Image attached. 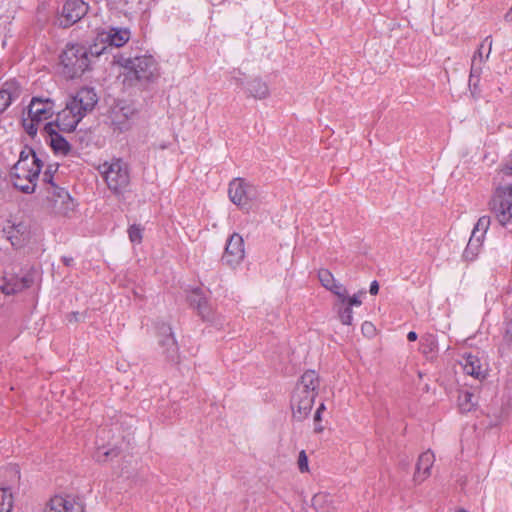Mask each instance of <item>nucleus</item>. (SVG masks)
Wrapping results in <instances>:
<instances>
[{"mask_svg":"<svg viewBox=\"0 0 512 512\" xmlns=\"http://www.w3.org/2000/svg\"><path fill=\"white\" fill-rule=\"evenodd\" d=\"M117 63L125 70L123 82L130 86L135 82H150L159 75L157 62L151 55L120 57Z\"/></svg>","mask_w":512,"mask_h":512,"instance_id":"obj_5","label":"nucleus"},{"mask_svg":"<svg viewBox=\"0 0 512 512\" xmlns=\"http://www.w3.org/2000/svg\"><path fill=\"white\" fill-rule=\"evenodd\" d=\"M47 208L55 214L68 215L74 210L75 204L68 191L57 185L46 188Z\"/></svg>","mask_w":512,"mask_h":512,"instance_id":"obj_9","label":"nucleus"},{"mask_svg":"<svg viewBox=\"0 0 512 512\" xmlns=\"http://www.w3.org/2000/svg\"><path fill=\"white\" fill-rule=\"evenodd\" d=\"M318 279L322 286L335 294L338 299H345V287L336 282L333 274L328 269H320Z\"/></svg>","mask_w":512,"mask_h":512,"instance_id":"obj_21","label":"nucleus"},{"mask_svg":"<svg viewBox=\"0 0 512 512\" xmlns=\"http://www.w3.org/2000/svg\"><path fill=\"white\" fill-rule=\"evenodd\" d=\"M73 258L72 257H67V256H63L62 257V262L66 265V266H71L72 263H73Z\"/></svg>","mask_w":512,"mask_h":512,"instance_id":"obj_43","label":"nucleus"},{"mask_svg":"<svg viewBox=\"0 0 512 512\" xmlns=\"http://www.w3.org/2000/svg\"><path fill=\"white\" fill-rule=\"evenodd\" d=\"M297 464H298V468H299L300 472H302V473L309 472L308 457L304 450L300 451V453L298 455Z\"/></svg>","mask_w":512,"mask_h":512,"instance_id":"obj_34","label":"nucleus"},{"mask_svg":"<svg viewBox=\"0 0 512 512\" xmlns=\"http://www.w3.org/2000/svg\"><path fill=\"white\" fill-rule=\"evenodd\" d=\"M55 104L50 98L33 97L28 106V118L23 119V127L30 135H36L38 125L50 119L54 114Z\"/></svg>","mask_w":512,"mask_h":512,"instance_id":"obj_7","label":"nucleus"},{"mask_svg":"<svg viewBox=\"0 0 512 512\" xmlns=\"http://www.w3.org/2000/svg\"><path fill=\"white\" fill-rule=\"evenodd\" d=\"M42 167L43 162L33 149L22 150L18 161L10 170L13 186L23 193H33Z\"/></svg>","mask_w":512,"mask_h":512,"instance_id":"obj_3","label":"nucleus"},{"mask_svg":"<svg viewBox=\"0 0 512 512\" xmlns=\"http://www.w3.org/2000/svg\"><path fill=\"white\" fill-rule=\"evenodd\" d=\"M197 302V313L202 321L213 323L216 320V313L206 294L194 288V303Z\"/></svg>","mask_w":512,"mask_h":512,"instance_id":"obj_17","label":"nucleus"},{"mask_svg":"<svg viewBox=\"0 0 512 512\" xmlns=\"http://www.w3.org/2000/svg\"><path fill=\"white\" fill-rule=\"evenodd\" d=\"M504 19L506 22H512V7L509 11L504 15Z\"/></svg>","mask_w":512,"mask_h":512,"instance_id":"obj_45","label":"nucleus"},{"mask_svg":"<svg viewBox=\"0 0 512 512\" xmlns=\"http://www.w3.org/2000/svg\"><path fill=\"white\" fill-rule=\"evenodd\" d=\"M7 238L10 240L12 246L16 248L22 247L28 240L26 226L18 224L10 227V230L7 231Z\"/></svg>","mask_w":512,"mask_h":512,"instance_id":"obj_23","label":"nucleus"},{"mask_svg":"<svg viewBox=\"0 0 512 512\" xmlns=\"http://www.w3.org/2000/svg\"><path fill=\"white\" fill-rule=\"evenodd\" d=\"M101 46L122 47L130 39V31L126 28H110L99 35Z\"/></svg>","mask_w":512,"mask_h":512,"instance_id":"obj_16","label":"nucleus"},{"mask_svg":"<svg viewBox=\"0 0 512 512\" xmlns=\"http://www.w3.org/2000/svg\"><path fill=\"white\" fill-rule=\"evenodd\" d=\"M12 506V494L7 489H0V512H11Z\"/></svg>","mask_w":512,"mask_h":512,"instance_id":"obj_29","label":"nucleus"},{"mask_svg":"<svg viewBox=\"0 0 512 512\" xmlns=\"http://www.w3.org/2000/svg\"><path fill=\"white\" fill-rule=\"evenodd\" d=\"M88 4L83 0H67L63 5L59 25L67 28L80 21L88 12Z\"/></svg>","mask_w":512,"mask_h":512,"instance_id":"obj_12","label":"nucleus"},{"mask_svg":"<svg viewBox=\"0 0 512 512\" xmlns=\"http://www.w3.org/2000/svg\"><path fill=\"white\" fill-rule=\"evenodd\" d=\"M488 40H490V43H489V50H491L492 40L490 39V37H486L485 41H488ZM489 52H490V51H488L487 56L489 55Z\"/></svg>","mask_w":512,"mask_h":512,"instance_id":"obj_50","label":"nucleus"},{"mask_svg":"<svg viewBox=\"0 0 512 512\" xmlns=\"http://www.w3.org/2000/svg\"><path fill=\"white\" fill-rule=\"evenodd\" d=\"M244 257V240L240 234L233 233L226 242L225 250L221 257L222 264L235 269L242 263Z\"/></svg>","mask_w":512,"mask_h":512,"instance_id":"obj_10","label":"nucleus"},{"mask_svg":"<svg viewBox=\"0 0 512 512\" xmlns=\"http://www.w3.org/2000/svg\"><path fill=\"white\" fill-rule=\"evenodd\" d=\"M373 328V325L370 323V322H365L363 325H362V329L365 330L367 329V331H370V329Z\"/></svg>","mask_w":512,"mask_h":512,"instance_id":"obj_46","label":"nucleus"},{"mask_svg":"<svg viewBox=\"0 0 512 512\" xmlns=\"http://www.w3.org/2000/svg\"><path fill=\"white\" fill-rule=\"evenodd\" d=\"M339 301L344 305H347L349 307H352V306H360L361 305V300H359V298L354 295L352 297H349L348 296V293H347V290L345 289V299H339Z\"/></svg>","mask_w":512,"mask_h":512,"instance_id":"obj_36","label":"nucleus"},{"mask_svg":"<svg viewBox=\"0 0 512 512\" xmlns=\"http://www.w3.org/2000/svg\"><path fill=\"white\" fill-rule=\"evenodd\" d=\"M136 116V109L133 105L120 101L115 104L110 112L111 124L115 130L120 132L131 128L132 122Z\"/></svg>","mask_w":512,"mask_h":512,"instance_id":"obj_11","label":"nucleus"},{"mask_svg":"<svg viewBox=\"0 0 512 512\" xmlns=\"http://www.w3.org/2000/svg\"><path fill=\"white\" fill-rule=\"evenodd\" d=\"M407 339H408V341H410V342L416 341V340H417V334H416V332H414V331H410V332L407 334Z\"/></svg>","mask_w":512,"mask_h":512,"instance_id":"obj_44","label":"nucleus"},{"mask_svg":"<svg viewBox=\"0 0 512 512\" xmlns=\"http://www.w3.org/2000/svg\"><path fill=\"white\" fill-rule=\"evenodd\" d=\"M229 199L242 209H250L253 201L257 199V188L243 178H235L229 183Z\"/></svg>","mask_w":512,"mask_h":512,"instance_id":"obj_8","label":"nucleus"},{"mask_svg":"<svg viewBox=\"0 0 512 512\" xmlns=\"http://www.w3.org/2000/svg\"><path fill=\"white\" fill-rule=\"evenodd\" d=\"M316 396V394L295 388L291 400L293 417L298 421L305 419L310 414Z\"/></svg>","mask_w":512,"mask_h":512,"instance_id":"obj_13","label":"nucleus"},{"mask_svg":"<svg viewBox=\"0 0 512 512\" xmlns=\"http://www.w3.org/2000/svg\"><path fill=\"white\" fill-rule=\"evenodd\" d=\"M489 226H490V217L482 216L478 219L471 235L472 236L478 235L479 239L483 240Z\"/></svg>","mask_w":512,"mask_h":512,"instance_id":"obj_28","label":"nucleus"},{"mask_svg":"<svg viewBox=\"0 0 512 512\" xmlns=\"http://www.w3.org/2000/svg\"><path fill=\"white\" fill-rule=\"evenodd\" d=\"M483 44L480 45L479 49L475 52L474 55H477V63L482 64L483 55H482Z\"/></svg>","mask_w":512,"mask_h":512,"instance_id":"obj_40","label":"nucleus"},{"mask_svg":"<svg viewBox=\"0 0 512 512\" xmlns=\"http://www.w3.org/2000/svg\"><path fill=\"white\" fill-rule=\"evenodd\" d=\"M378 291H379V284L377 281H373L370 285L369 292L371 295H376L378 293Z\"/></svg>","mask_w":512,"mask_h":512,"instance_id":"obj_39","label":"nucleus"},{"mask_svg":"<svg viewBox=\"0 0 512 512\" xmlns=\"http://www.w3.org/2000/svg\"><path fill=\"white\" fill-rule=\"evenodd\" d=\"M462 359L463 362H461V364L466 374L473 376L478 380H482L486 377L487 370L483 367L481 360L477 355L465 353L462 356Z\"/></svg>","mask_w":512,"mask_h":512,"instance_id":"obj_19","label":"nucleus"},{"mask_svg":"<svg viewBox=\"0 0 512 512\" xmlns=\"http://www.w3.org/2000/svg\"><path fill=\"white\" fill-rule=\"evenodd\" d=\"M84 506L79 499L72 496L53 497L45 512H83Z\"/></svg>","mask_w":512,"mask_h":512,"instance_id":"obj_14","label":"nucleus"},{"mask_svg":"<svg viewBox=\"0 0 512 512\" xmlns=\"http://www.w3.org/2000/svg\"><path fill=\"white\" fill-rule=\"evenodd\" d=\"M477 396L468 390L460 391L458 405L462 412H470L477 404Z\"/></svg>","mask_w":512,"mask_h":512,"instance_id":"obj_26","label":"nucleus"},{"mask_svg":"<svg viewBox=\"0 0 512 512\" xmlns=\"http://www.w3.org/2000/svg\"><path fill=\"white\" fill-rule=\"evenodd\" d=\"M314 421H315L316 423L321 421V414H320V411H316V412H315V415H314Z\"/></svg>","mask_w":512,"mask_h":512,"instance_id":"obj_47","label":"nucleus"},{"mask_svg":"<svg viewBox=\"0 0 512 512\" xmlns=\"http://www.w3.org/2000/svg\"><path fill=\"white\" fill-rule=\"evenodd\" d=\"M312 506L317 512H333L332 499L329 494L317 493L312 498Z\"/></svg>","mask_w":512,"mask_h":512,"instance_id":"obj_25","label":"nucleus"},{"mask_svg":"<svg viewBox=\"0 0 512 512\" xmlns=\"http://www.w3.org/2000/svg\"><path fill=\"white\" fill-rule=\"evenodd\" d=\"M70 316L73 317V319H75L77 321V316H78L77 312L71 313Z\"/></svg>","mask_w":512,"mask_h":512,"instance_id":"obj_51","label":"nucleus"},{"mask_svg":"<svg viewBox=\"0 0 512 512\" xmlns=\"http://www.w3.org/2000/svg\"><path fill=\"white\" fill-rule=\"evenodd\" d=\"M12 94L8 89V85L0 90V114L3 113L11 104Z\"/></svg>","mask_w":512,"mask_h":512,"instance_id":"obj_31","label":"nucleus"},{"mask_svg":"<svg viewBox=\"0 0 512 512\" xmlns=\"http://www.w3.org/2000/svg\"><path fill=\"white\" fill-rule=\"evenodd\" d=\"M105 50V46L99 47L98 44L90 47L68 44L60 56L63 73L71 79L81 76L88 70L91 58L100 56Z\"/></svg>","mask_w":512,"mask_h":512,"instance_id":"obj_4","label":"nucleus"},{"mask_svg":"<svg viewBox=\"0 0 512 512\" xmlns=\"http://www.w3.org/2000/svg\"><path fill=\"white\" fill-rule=\"evenodd\" d=\"M33 277L30 274L22 277L12 276L10 278L0 277V289L6 295L15 294L31 287Z\"/></svg>","mask_w":512,"mask_h":512,"instance_id":"obj_15","label":"nucleus"},{"mask_svg":"<svg viewBox=\"0 0 512 512\" xmlns=\"http://www.w3.org/2000/svg\"><path fill=\"white\" fill-rule=\"evenodd\" d=\"M482 240L479 239V236H472L470 237L468 244L466 246V249L464 250V258L466 260L472 261L475 259L479 252V248L481 246Z\"/></svg>","mask_w":512,"mask_h":512,"instance_id":"obj_27","label":"nucleus"},{"mask_svg":"<svg viewBox=\"0 0 512 512\" xmlns=\"http://www.w3.org/2000/svg\"><path fill=\"white\" fill-rule=\"evenodd\" d=\"M249 94L256 99H265L269 96V88L261 79H253L248 83Z\"/></svg>","mask_w":512,"mask_h":512,"instance_id":"obj_24","label":"nucleus"},{"mask_svg":"<svg viewBox=\"0 0 512 512\" xmlns=\"http://www.w3.org/2000/svg\"><path fill=\"white\" fill-rule=\"evenodd\" d=\"M320 386V379L316 371L307 370L300 378L296 385V389L304 390L312 394H318V388Z\"/></svg>","mask_w":512,"mask_h":512,"instance_id":"obj_22","label":"nucleus"},{"mask_svg":"<svg viewBox=\"0 0 512 512\" xmlns=\"http://www.w3.org/2000/svg\"><path fill=\"white\" fill-rule=\"evenodd\" d=\"M142 228L139 225H131L128 229V236L131 242L140 243L142 241Z\"/></svg>","mask_w":512,"mask_h":512,"instance_id":"obj_33","label":"nucleus"},{"mask_svg":"<svg viewBox=\"0 0 512 512\" xmlns=\"http://www.w3.org/2000/svg\"><path fill=\"white\" fill-rule=\"evenodd\" d=\"M495 192L489 202L497 221L505 226L512 219V160L495 176Z\"/></svg>","mask_w":512,"mask_h":512,"instance_id":"obj_2","label":"nucleus"},{"mask_svg":"<svg viewBox=\"0 0 512 512\" xmlns=\"http://www.w3.org/2000/svg\"><path fill=\"white\" fill-rule=\"evenodd\" d=\"M108 189L116 195L123 194L130 184L128 164L120 158L105 161L98 167Z\"/></svg>","mask_w":512,"mask_h":512,"instance_id":"obj_6","label":"nucleus"},{"mask_svg":"<svg viewBox=\"0 0 512 512\" xmlns=\"http://www.w3.org/2000/svg\"><path fill=\"white\" fill-rule=\"evenodd\" d=\"M478 83H479V78H475L474 80H472V76H469V86L470 87H473L474 89H476L478 87Z\"/></svg>","mask_w":512,"mask_h":512,"instance_id":"obj_42","label":"nucleus"},{"mask_svg":"<svg viewBox=\"0 0 512 512\" xmlns=\"http://www.w3.org/2000/svg\"><path fill=\"white\" fill-rule=\"evenodd\" d=\"M325 410V405L323 403L320 404V406L317 408L316 411H320V414Z\"/></svg>","mask_w":512,"mask_h":512,"instance_id":"obj_49","label":"nucleus"},{"mask_svg":"<svg viewBox=\"0 0 512 512\" xmlns=\"http://www.w3.org/2000/svg\"><path fill=\"white\" fill-rule=\"evenodd\" d=\"M458 512H467V511H465V510H463V509H462V510H460V511H458Z\"/></svg>","mask_w":512,"mask_h":512,"instance_id":"obj_52","label":"nucleus"},{"mask_svg":"<svg viewBox=\"0 0 512 512\" xmlns=\"http://www.w3.org/2000/svg\"><path fill=\"white\" fill-rule=\"evenodd\" d=\"M503 343L510 347L512 345V323H509L503 335Z\"/></svg>","mask_w":512,"mask_h":512,"instance_id":"obj_37","label":"nucleus"},{"mask_svg":"<svg viewBox=\"0 0 512 512\" xmlns=\"http://www.w3.org/2000/svg\"><path fill=\"white\" fill-rule=\"evenodd\" d=\"M98 102V97L93 88L84 87L68 99L64 109L56 114L54 128L64 132L75 130L83 117L91 112Z\"/></svg>","mask_w":512,"mask_h":512,"instance_id":"obj_1","label":"nucleus"},{"mask_svg":"<svg viewBox=\"0 0 512 512\" xmlns=\"http://www.w3.org/2000/svg\"><path fill=\"white\" fill-rule=\"evenodd\" d=\"M434 461L435 456L430 450L423 452L419 456L413 477L416 483H422L431 475V468L434 464Z\"/></svg>","mask_w":512,"mask_h":512,"instance_id":"obj_18","label":"nucleus"},{"mask_svg":"<svg viewBox=\"0 0 512 512\" xmlns=\"http://www.w3.org/2000/svg\"><path fill=\"white\" fill-rule=\"evenodd\" d=\"M57 170H58V165L51 164V165H48V167L44 171L43 182H45L48 185V187H52V185H56L53 182V178H54V174Z\"/></svg>","mask_w":512,"mask_h":512,"instance_id":"obj_32","label":"nucleus"},{"mask_svg":"<svg viewBox=\"0 0 512 512\" xmlns=\"http://www.w3.org/2000/svg\"><path fill=\"white\" fill-rule=\"evenodd\" d=\"M314 431H315V433H321L323 431V426L316 424Z\"/></svg>","mask_w":512,"mask_h":512,"instance_id":"obj_48","label":"nucleus"},{"mask_svg":"<svg viewBox=\"0 0 512 512\" xmlns=\"http://www.w3.org/2000/svg\"><path fill=\"white\" fill-rule=\"evenodd\" d=\"M170 330H171V329H170L169 327H167V328H166V331H168V332H169V335H167V336L165 337V339L161 341V344H162V345H168L170 348H173V349H174V348L176 347V343H175V341H174V339H173V337H172V335H171Z\"/></svg>","mask_w":512,"mask_h":512,"instance_id":"obj_38","label":"nucleus"},{"mask_svg":"<svg viewBox=\"0 0 512 512\" xmlns=\"http://www.w3.org/2000/svg\"><path fill=\"white\" fill-rule=\"evenodd\" d=\"M44 130L50 137V145L54 152L61 155H67L71 146L68 141L56 131L54 123H46Z\"/></svg>","mask_w":512,"mask_h":512,"instance_id":"obj_20","label":"nucleus"},{"mask_svg":"<svg viewBox=\"0 0 512 512\" xmlns=\"http://www.w3.org/2000/svg\"><path fill=\"white\" fill-rule=\"evenodd\" d=\"M103 460L107 457H109L111 454H113V450H107V451H104L103 453ZM97 461H102V456L100 455V451L98 452L97 454Z\"/></svg>","mask_w":512,"mask_h":512,"instance_id":"obj_41","label":"nucleus"},{"mask_svg":"<svg viewBox=\"0 0 512 512\" xmlns=\"http://www.w3.org/2000/svg\"><path fill=\"white\" fill-rule=\"evenodd\" d=\"M481 64L477 63V55H474L471 63L470 76H472V80L475 78H479L481 74Z\"/></svg>","mask_w":512,"mask_h":512,"instance_id":"obj_35","label":"nucleus"},{"mask_svg":"<svg viewBox=\"0 0 512 512\" xmlns=\"http://www.w3.org/2000/svg\"><path fill=\"white\" fill-rule=\"evenodd\" d=\"M337 306L338 316L342 324L351 325L353 321L352 308L345 304L343 305L341 302Z\"/></svg>","mask_w":512,"mask_h":512,"instance_id":"obj_30","label":"nucleus"}]
</instances>
